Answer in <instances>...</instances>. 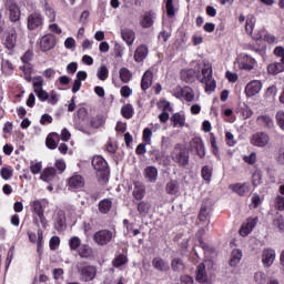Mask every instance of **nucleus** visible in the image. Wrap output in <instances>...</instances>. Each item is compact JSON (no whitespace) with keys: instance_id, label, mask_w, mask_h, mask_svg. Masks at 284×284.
<instances>
[{"instance_id":"72a5a7b5","label":"nucleus","mask_w":284,"mask_h":284,"mask_svg":"<svg viewBox=\"0 0 284 284\" xmlns=\"http://www.w3.org/2000/svg\"><path fill=\"white\" fill-rule=\"evenodd\" d=\"M195 74L196 72L193 69L183 70L181 72V79L183 81H186V83H192V81H194Z\"/></svg>"},{"instance_id":"9d476101","label":"nucleus","mask_w":284,"mask_h":284,"mask_svg":"<svg viewBox=\"0 0 284 284\" xmlns=\"http://www.w3.org/2000/svg\"><path fill=\"white\" fill-rule=\"evenodd\" d=\"M276 261V251L273 248H264L262 253V263L264 267H271Z\"/></svg>"},{"instance_id":"37998d69","label":"nucleus","mask_w":284,"mask_h":284,"mask_svg":"<svg viewBox=\"0 0 284 284\" xmlns=\"http://www.w3.org/2000/svg\"><path fill=\"white\" fill-rule=\"evenodd\" d=\"M273 225L274 227H277L281 232H284V219L283 215H277L273 220Z\"/></svg>"},{"instance_id":"20e7f679","label":"nucleus","mask_w":284,"mask_h":284,"mask_svg":"<svg viewBox=\"0 0 284 284\" xmlns=\"http://www.w3.org/2000/svg\"><path fill=\"white\" fill-rule=\"evenodd\" d=\"M205 267H207L209 270H211V267H214V261L206 260L204 263L197 266L195 281L202 284H212V275L207 274Z\"/></svg>"},{"instance_id":"de8ad7c7","label":"nucleus","mask_w":284,"mask_h":284,"mask_svg":"<svg viewBox=\"0 0 284 284\" xmlns=\"http://www.w3.org/2000/svg\"><path fill=\"white\" fill-rule=\"evenodd\" d=\"M0 174L4 181H8L9 179H12V168L4 166L1 169Z\"/></svg>"},{"instance_id":"b1692460","label":"nucleus","mask_w":284,"mask_h":284,"mask_svg":"<svg viewBox=\"0 0 284 284\" xmlns=\"http://www.w3.org/2000/svg\"><path fill=\"white\" fill-rule=\"evenodd\" d=\"M121 36H122L123 41H125V43H128V45H132L134 43L135 34L132 29H123L121 31Z\"/></svg>"},{"instance_id":"6e6d98bb","label":"nucleus","mask_w":284,"mask_h":284,"mask_svg":"<svg viewBox=\"0 0 284 284\" xmlns=\"http://www.w3.org/2000/svg\"><path fill=\"white\" fill-rule=\"evenodd\" d=\"M108 67L102 65L100 67L99 71H98V78L100 79V81H105V79H108Z\"/></svg>"},{"instance_id":"39448f33","label":"nucleus","mask_w":284,"mask_h":284,"mask_svg":"<svg viewBox=\"0 0 284 284\" xmlns=\"http://www.w3.org/2000/svg\"><path fill=\"white\" fill-rule=\"evenodd\" d=\"M199 81L201 83H205L206 92H214L216 89V82L212 79V67L210 64H205L202 69V75L199 77Z\"/></svg>"},{"instance_id":"6ab92c4d","label":"nucleus","mask_w":284,"mask_h":284,"mask_svg":"<svg viewBox=\"0 0 284 284\" xmlns=\"http://www.w3.org/2000/svg\"><path fill=\"white\" fill-rule=\"evenodd\" d=\"M229 187L232 192L239 194V196H245V194L250 193V185L247 184H231Z\"/></svg>"},{"instance_id":"4468645a","label":"nucleus","mask_w":284,"mask_h":284,"mask_svg":"<svg viewBox=\"0 0 284 284\" xmlns=\"http://www.w3.org/2000/svg\"><path fill=\"white\" fill-rule=\"evenodd\" d=\"M152 265L158 272H162L164 274H166V272H170V263L163 260V257H154L152 260Z\"/></svg>"},{"instance_id":"774afa93","label":"nucleus","mask_w":284,"mask_h":284,"mask_svg":"<svg viewBox=\"0 0 284 284\" xmlns=\"http://www.w3.org/2000/svg\"><path fill=\"white\" fill-rule=\"evenodd\" d=\"M274 54L276 57H281L282 58L281 61H282V63H284V48L283 47L275 48Z\"/></svg>"},{"instance_id":"5fc2aeb1","label":"nucleus","mask_w":284,"mask_h":284,"mask_svg":"<svg viewBox=\"0 0 284 284\" xmlns=\"http://www.w3.org/2000/svg\"><path fill=\"white\" fill-rule=\"evenodd\" d=\"M184 99L185 101H194V90L190 87H184Z\"/></svg>"},{"instance_id":"3c124183","label":"nucleus","mask_w":284,"mask_h":284,"mask_svg":"<svg viewBox=\"0 0 284 284\" xmlns=\"http://www.w3.org/2000/svg\"><path fill=\"white\" fill-rule=\"evenodd\" d=\"M202 178L204 179V181H206V183H210V181H212V169H210L209 166H204L202 169Z\"/></svg>"},{"instance_id":"2eb2a0df","label":"nucleus","mask_w":284,"mask_h":284,"mask_svg":"<svg viewBox=\"0 0 284 284\" xmlns=\"http://www.w3.org/2000/svg\"><path fill=\"white\" fill-rule=\"evenodd\" d=\"M54 227L58 232H61L65 229V212L58 210L54 214Z\"/></svg>"},{"instance_id":"bb28decb","label":"nucleus","mask_w":284,"mask_h":284,"mask_svg":"<svg viewBox=\"0 0 284 284\" xmlns=\"http://www.w3.org/2000/svg\"><path fill=\"white\" fill-rule=\"evenodd\" d=\"M268 74H278L281 72H284V62H275L273 64H270L267 67Z\"/></svg>"},{"instance_id":"680f3d73","label":"nucleus","mask_w":284,"mask_h":284,"mask_svg":"<svg viewBox=\"0 0 284 284\" xmlns=\"http://www.w3.org/2000/svg\"><path fill=\"white\" fill-rule=\"evenodd\" d=\"M116 142H112V140H109L106 143V152L110 154H114L116 152Z\"/></svg>"},{"instance_id":"603ef678","label":"nucleus","mask_w":284,"mask_h":284,"mask_svg":"<svg viewBox=\"0 0 284 284\" xmlns=\"http://www.w3.org/2000/svg\"><path fill=\"white\" fill-rule=\"evenodd\" d=\"M276 123L284 131V111H277L275 115Z\"/></svg>"},{"instance_id":"f3484780","label":"nucleus","mask_w":284,"mask_h":284,"mask_svg":"<svg viewBox=\"0 0 284 284\" xmlns=\"http://www.w3.org/2000/svg\"><path fill=\"white\" fill-rule=\"evenodd\" d=\"M191 150H193V152H196L200 159H203V156H205V146L203 145V141L201 140V138H194L192 140Z\"/></svg>"},{"instance_id":"4c0bfd02","label":"nucleus","mask_w":284,"mask_h":284,"mask_svg":"<svg viewBox=\"0 0 284 284\" xmlns=\"http://www.w3.org/2000/svg\"><path fill=\"white\" fill-rule=\"evenodd\" d=\"M112 210V201L111 200H102L100 203H99V211L102 213V214H108V212Z\"/></svg>"},{"instance_id":"a211bd4d","label":"nucleus","mask_w":284,"mask_h":284,"mask_svg":"<svg viewBox=\"0 0 284 284\" xmlns=\"http://www.w3.org/2000/svg\"><path fill=\"white\" fill-rule=\"evenodd\" d=\"M256 223H258V219H248L246 225H243L240 229V234L241 236H247V234H250V232H252L254 230V227H256Z\"/></svg>"},{"instance_id":"9b49d317","label":"nucleus","mask_w":284,"mask_h":284,"mask_svg":"<svg viewBox=\"0 0 284 284\" xmlns=\"http://www.w3.org/2000/svg\"><path fill=\"white\" fill-rule=\"evenodd\" d=\"M57 45V40L54 39V36L47 34L42 37L40 41V48L42 52H49V50H52Z\"/></svg>"},{"instance_id":"cd10ccee","label":"nucleus","mask_w":284,"mask_h":284,"mask_svg":"<svg viewBox=\"0 0 284 284\" xmlns=\"http://www.w3.org/2000/svg\"><path fill=\"white\" fill-rule=\"evenodd\" d=\"M148 57V47L145 45H140L135 50L134 59L138 61V63H141L145 58Z\"/></svg>"},{"instance_id":"49530a36","label":"nucleus","mask_w":284,"mask_h":284,"mask_svg":"<svg viewBox=\"0 0 284 284\" xmlns=\"http://www.w3.org/2000/svg\"><path fill=\"white\" fill-rule=\"evenodd\" d=\"M254 281L257 284H265L267 283V275H265L263 272H256L254 275Z\"/></svg>"},{"instance_id":"79ce46f5","label":"nucleus","mask_w":284,"mask_h":284,"mask_svg":"<svg viewBox=\"0 0 284 284\" xmlns=\"http://www.w3.org/2000/svg\"><path fill=\"white\" fill-rule=\"evenodd\" d=\"M31 207L34 212V214H37V216H40L41 214H43V204H41V201L36 200L31 203Z\"/></svg>"},{"instance_id":"473e14b6","label":"nucleus","mask_w":284,"mask_h":284,"mask_svg":"<svg viewBox=\"0 0 284 284\" xmlns=\"http://www.w3.org/2000/svg\"><path fill=\"white\" fill-rule=\"evenodd\" d=\"M152 85V71H146L142 77L141 88L148 90Z\"/></svg>"},{"instance_id":"1a4fd4ad","label":"nucleus","mask_w":284,"mask_h":284,"mask_svg":"<svg viewBox=\"0 0 284 284\" xmlns=\"http://www.w3.org/2000/svg\"><path fill=\"white\" fill-rule=\"evenodd\" d=\"M112 239H113V235L108 230L98 231L93 235V240L95 241V243H98V245H108V243H110Z\"/></svg>"},{"instance_id":"bf43d9fd","label":"nucleus","mask_w":284,"mask_h":284,"mask_svg":"<svg viewBox=\"0 0 284 284\" xmlns=\"http://www.w3.org/2000/svg\"><path fill=\"white\" fill-rule=\"evenodd\" d=\"M225 139H226V143H227V145H230V148H233V145H236V140H234V134H232V132H226Z\"/></svg>"},{"instance_id":"4d7b16f0","label":"nucleus","mask_w":284,"mask_h":284,"mask_svg":"<svg viewBox=\"0 0 284 284\" xmlns=\"http://www.w3.org/2000/svg\"><path fill=\"white\" fill-rule=\"evenodd\" d=\"M33 88H34V92L43 89V78L42 77H37L33 79Z\"/></svg>"},{"instance_id":"f8f14e48","label":"nucleus","mask_w":284,"mask_h":284,"mask_svg":"<svg viewBox=\"0 0 284 284\" xmlns=\"http://www.w3.org/2000/svg\"><path fill=\"white\" fill-rule=\"evenodd\" d=\"M252 145H256L257 148H265V145H267V143H270V135H267V133H255L252 136L251 140Z\"/></svg>"},{"instance_id":"7c9ffc66","label":"nucleus","mask_w":284,"mask_h":284,"mask_svg":"<svg viewBox=\"0 0 284 284\" xmlns=\"http://www.w3.org/2000/svg\"><path fill=\"white\" fill-rule=\"evenodd\" d=\"M171 268L173 272H183L185 270V263H183L181 257H175L171 261Z\"/></svg>"},{"instance_id":"f704fd0d","label":"nucleus","mask_w":284,"mask_h":284,"mask_svg":"<svg viewBox=\"0 0 284 284\" xmlns=\"http://www.w3.org/2000/svg\"><path fill=\"white\" fill-rule=\"evenodd\" d=\"M152 205L149 202H140L138 204V212L141 216H148L150 214V209Z\"/></svg>"},{"instance_id":"5701e85b","label":"nucleus","mask_w":284,"mask_h":284,"mask_svg":"<svg viewBox=\"0 0 284 284\" xmlns=\"http://www.w3.org/2000/svg\"><path fill=\"white\" fill-rule=\"evenodd\" d=\"M55 178H57V170H54V168L44 169L42 174L40 175V179L42 181H45L47 183L50 181H54Z\"/></svg>"},{"instance_id":"0e129e2a","label":"nucleus","mask_w":284,"mask_h":284,"mask_svg":"<svg viewBox=\"0 0 284 284\" xmlns=\"http://www.w3.org/2000/svg\"><path fill=\"white\" fill-rule=\"evenodd\" d=\"M143 141L144 143H150L152 141V130L149 128L143 131Z\"/></svg>"},{"instance_id":"a18cd8bd","label":"nucleus","mask_w":284,"mask_h":284,"mask_svg":"<svg viewBox=\"0 0 284 284\" xmlns=\"http://www.w3.org/2000/svg\"><path fill=\"white\" fill-rule=\"evenodd\" d=\"M165 1V8H166V14L168 17H174V0H164Z\"/></svg>"},{"instance_id":"69168bd1","label":"nucleus","mask_w":284,"mask_h":284,"mask_svg":"<svg viewBox=\"0 0 284 284\" xmlns=\"http://www.w3.org/2000/svg\"><path fill=\"white\" fill-rule=\"evenodd\" d=\"M41 162L32 163L30 166V171L32 174H39L41 172Z\"/></svg>"},{"instance_id":"423d86ee","label":"nucleus","mask_w":284,"mask_h":284,"mask_svg":"<svg viewBox=\"0 0 284 284\" xmlns=\"http://www.w3.org/2000/svg\"><path fill=\"white\" fill-rule=\"evenodd\" d=\"M255 63H256V61L247 54H240L236 59V64H237L239 69L247 70L248 72H250V70H254Z\"/></svg>"},{"instance_id":"58836bf2","label":"nucleus","mask_w":284,"mask_h":284,"mask_svg":"<svg viewBox=\"0 0 284 284\" xmlns=\"http://www.w3.org/2000/svg\"><path fill=\"white\" fill-rule=\"evenodd\" d=\"M254 26H256V18H254V16H248L245 23V31L247 34L254 32Z\"/></svg>"},{"instance_id":"aec40b11","label":"nucleus","mask_w":284,"mask_h":284,"mask_svg":"<svg viewBox=\"0 0 284 284\" xmlns=\"http://www.w3.org/2000/svg\"><path fill=\"white\" fill-rule=\"evenodd\" d=\"M59 141H61V135H59L58 133H50L45 142L47 148H49V150H57Z\"/></svg>"},{"instance_id":"c756f323","label":"nucleus","mask_w":284,"mask_h":284,"mask_svg":"<svg viewBox=\"0 0 284 284\" xmlns=\"http://www.w3.org/2000/svg\"><path fill=\"white\" fill-rule=\"evenodd\" d=\"M4 45L8 50H14V45H17V33H9L4 40Z\"/></svg>"},{"instance_id":"4be33fe9","label":"nucleus","mask_w":284,"mask_h":284,"mask_svg":"<svg viewBox=\"0 0 284 284\" xmlns=\"http://www.w3.org/2000/svg\"><path fill=\"white\" fill-rule=\"evenodd\" d=\"M85 185V180L81 175H73L69 179V186L73 190H79V187H83Z\"/></svg>"},{"instance_id":"e433bc0d","label":"nucleus","mask_w":284,"mask_h":284,"mask_svg":"<svg viewBox=\"0 0 284 284\" xmlns=\"http://www.w3.org/2000/svg\"><path fill=\"white\" fill-rule=\"evenodd\" d=\"M257 123L264 128H274V122L270 115H260L257 118Z\"/></svg>"},{"instance_id":"864d4df0","label":"nucleus","mask_w":284,"mask_h":284,"mask_svg":"<svg viewBox=\"0 0 284 284\" xmlns=\"http://www.w3.org/2000/svg\"><path fill=\"white\" fill-rule=\"evenodd\" d=\"M275 209L278 210L280 212H284V196L283 195H277L275 197Z\"/></svg>"},{"instance_id":"412c9836","label":"nucleus","mask_w":284,"mask_h":284,"mask_svg":"<svg viewBox=\"0 0 284 284\" xmlns=\"http://www.w3.org/2000/svg\"><path fill=\"white\" fill-rule=\"evenodd\" d=\"M241 258H243V252L239 248H235L231 253V258L229 265L231 267H236L241 263Z\"/></svg>"},{"instance_id":"8fccbe9b","label":"nucleus","mask_w":284,"mask_h":284,"mask_svg":"<svg viewBox=\"0 0 284 284\" xmlns=\"http://www.w3.org/2000/svg\"><path fill=\"white\" fill-rule=\"evenodd\" d=\"M20 70L22 72H24V79L26 81H32V77L30 74H32V67L30 64H28L27 67L23 65V67H20Z\"/></svg>"},{"instance_id":"7ed1b4c3","label":"nucleus","mask_w":284,"mask_h":284,"mask_svg":"<svg viewBox=\"0 0 284 284\" xmlns=\"http://www.w3.org/2000/svg\"><path fill=\"white\" fill-rule=\"evenodd\" d=\"M78 274H80L81 281L88 283L90 281H94L97 277V266L89 265L85 262H81L77 264Z\"/></svg>"},{"instance_id":"f257e3e1","label":"nucleus","mask_w":284,"mask_h":284,"mask_svg":"<svg viewBox=\"0 0 284 284\" xmlns=\"http://www.w3.org/2000/svg\"><path fill=\"white\" fill-rule=\"evenodd\" d=\"M92 165L97 171V178L100 183H105L110 178V169L108 168V162L101 155H95L92 160Z\"/></svg>"},{"instance_id":"393cba45","label":"nucleus","mask_w":284,"mask_h":284,"mask_svg":"<svg viewBox=\"0 0 284 284\" xmlns=\"http://www.w3.org/2000/svg\"><path fill=\"white\" fill-rule=\"evenodd\" d=\"M199 221L202 223H206V225H210V206L202 205L199 214Z\"/></svg>"},{"instance_id":"052dcab7","label":"nucleus","mask_w":284,"mask_h":284,"mask_svg":"<svg viewBox=\"0 0 284 284\" xmlns=\"http://www.w3.org/2000/svg\"><path fill=\"white\" fill-rule=\"evenodd\" d=\"M36 94H38V98L40 99V101H48V99H50V94H48V92H45L43 89H39L38 91H34Z\"/></svg>"},{"instance_id":"ea45409f","label":"nucleus","mask_w":284,"mask_h":284,"mask_svg":"<svg viewBox=\"0 0 284 284\" xmlns=\"http://www.w3.org/2000/svg\"><path fill=\"white\" fill-rule=\"evenodd\" d=\"M166 192L168 194L174 195L179 194V182L178 181H171L166 184Z\"/></svg>"},{"instance_id":"c85d7f7f","label":"nucleus","mask_w":284,"mask_h":284,"mask_svg":"<svg viewBox=\"0 0 284 284\" xmlns=\"http://www.w3.org/2000/svg\"><path fill=\"white\" fill-rule=\"evenodd\" d=\"M171 121L173 123V128H183V125H185V115L175 113L171 116Z\"/></svg>"},{"instance_id":"0eeeda50","label":"nucleus","mask_w":284,"mask_h":284,"mask_svg":"<svg viewBox=\"0 0 284 284\" xmlns=\"http://www.w3.org/2000/svg\"><path fill=\"white\" fill-rule=\"evenodd\" d=\"M89 119L88 109L80 108L77 111V115L74 118V126L77 130L83 131V123H87Z\"/></svg>"},{"instance_id":"c03bdc74","label":"nucleus","mask_w":284,"mask_h":284,"mask_svg":"<svg viewBox=\"0 0 284 284\" xmlns=\"http://www.w3.org/2000/svg\"><path fill=\"white\" fill-rule=\"evenodd\" d=\"M122 115L124 119H132V115L134 114V109L130 104H126L121 110Z\"/></svg>"},{"instance_id":"ddd939ff","label":"nucleus","mask_w":284,"mask_h":284,"mask_svg":"<svg viewBox=\"0 0 284 284\" xmlns=\"http://www.w3.org/2000/svg\"><path fill=\"white\" fill-rule=\"evenodd\" d=\"M43 26V17L39 13H31L28 17V28L29 30H37V28H41Z\"/></svg>"},{"instance_id":"09e8293b","label":"nucleus","mask_w":284,"mask_h":284,"mask_svg":"<svg viewBox=\"0 0 284 284\" xmlns=\"http://www.w3.org/2000/svg\"><path fill=\"white\" fill-rule=\"evenodd\" d=\"M128 263V257L125 255H119L113 261L114 267H121V265H125Z\"/></svg>"},{"instance_id":"6e6552de","label":"nucleus","mask_w":284,"mask_h":284,"mask_svg":"<svg viewBox=\"0 0 284 284\" xmlns=\"http://www.w3.org/2000/svg\"><path fill=\"white\" fill-rule=\"evenodd\" d=\"M6 7L10 12V20L13 22L19 21L21 19V10L14 0H7Z\"/></svg>"},{"instance_id":"a19ab883","label":"nucleus","mask_w":284,"mask_h":284,"mask_svg":"<svg viewBox=\"0 0 284 284\" xmlns=\"http://www.w3.org/2000/svg\"><path fill=\"white\" fill-rule=\"evenodd\" d=\"M120 79L123 83H129L132 79V73L126 68L120 69Z\"/></svg>"},{"instance_id":"c9c22d12","label":"nucleus","mask_w":284,"mask_h":284,"mask_svg":"<svg viewBox=\"0 0 284 284\" xmlns=\"http://www.w3.org/2000/svg\"><path fill=\"white\" fill-rule=\"evenodd\" d=\"M153 24H154V18L152 17V13L150 12L144 13L141 20L142 28H152Z\"/></svg>"},{"instance_id":"e2e57ef3","label":"nucleus","mask_w":284,"mask_h":284,"mask_svg":"<svg viewBox=\"0 0 284 284\" xmlns=\"http://www.w3.org/2000/svg\"><path fill=\"white\" fill-rule=\"evenodd\" d=\"M32 57H34V53H32L31 50H28L21 58L22 63H30V61H32Z\"/></svg>"},{"instance_id":"13d9d810","label":"nucleus","mask_w":284,"mask_h":284,"mask_svg":"<svg viewBox=\"0 0 284 284\" xmlns=\"http://www.w3.org/2000/svg\"><path fill=\"white\" fill-rule=\"evenodd\" d=\"M71 250H79L81 246V240L77 236L72 237L69 242Z\"/></svg>"},{"instance_id":"338daca9","label":"nucleus","mask_w":284,"mask_h":284,"mask_svg":"<svg viewBox=\"0 0 284 284\" xmlns=\"http://www.w3.org/2000/svg\"><path fill=\"white\" fill-rule=\"evenodd\" d=\"M101 125H103V120L101 118L97 116L91 120L92 128H101Z\"/></svg>"},{"instance_id":"2f4dec72","label":"nucleus","mask_w":284,"mask_h":284,"mask_svg":"<svg viewBox=\"0 0 284 284\" xmlns=\"http://www.w3.org/2000/svg\"><path fill=\"white\" fill-rule=\"evenodd\" d=\"M135 187L133 191V196L134 199H136V201H141V199H143V196H145V187L142 186L141 183L135 182Z\"/></svg>"},{"instance_id":"f03ea898","label":"nucleus","mask_w":284,"mask_h":284,"mask_svg":"<svg viewBox=\"0 0 284 284\" xmlns=\"http://www.w3.org/2000/svg\"><path fill=\"white\" fill-rule=\"evenodd\" d=\"M172 160L174 163H178L180 168H185L187 163H190V152H187V149L185 146L178 144L173 152L171 153Z\"/></svg>"},{"instance_id":"a878e982","label":"nucleus","mask_w":284,"mask_h":284,"mask_svg":"<svg viewBox=\"0 0 284 284\" xmlns=\"http://www.w3.org/2000/svg\"><path fill=\"white\" fill-rule=\"evenodd\" d=\"M145 179L150 181V183H154L156 181V176H159V171L154 166H148L144 171Z\"/></svg>"},{"instance_id":"dca6fc26","label":"nucleus","mask_w":284,"mask_h":284,"mask_svg":"<svg viewBox=\"0 0 284 284\" xmlns=\"http://www.w3.org/2000/svg\"><path fill=\"white\" fill-rule=\"evenodd\" d=\"M261 88H263L261 81H251L245 88L246 97H254L255 94H258L261 92Z\"/></svg>"}]
</instances>
